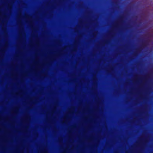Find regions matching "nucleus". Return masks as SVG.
Segmentation results:
<instances>
[{"label": "nucleus", "mask_w": 153, "mask_h": 153, "mask_svg": "<svg viewBox=\"0 0 153 153\" xmlns=\"http://www.w3.org/2000/svg\"><path fill=\"white\" fill-rule=\"evenodd\" d=\"M147 72L149 73L153 74V68L152 67L149 68L147 70Z\"/></svg>", "instance_id": "obj_1"}, {"label": "nucleus", "mask_w": 153, "mask_h": 153, "mask_svg": "<svg viewBox=\"0 0 153 153\" xmlns=\"http://www.w3.org/2000/svg\"><path fill=\"white\" fill-rule=\"evenodd\" d=\"M3 78H5V77H2ZM7 78L8 77H7ZM9 78H18V77H8ZM21 78H30V77H21ZM33 78V77H32ZM37 78H53L54 77H36ZM75 78H77L78 77H75ZM84 78H85L86 77H84ZM93 78H97V77H92Z\"/></svg>", "instance_id": "obj_2"}, {"label": "nucleus", "mask_w": 153, "mask_h": 153, "mask_svg": "<svg viewBox=\"0 0 153 153\" xmlns=\"http://www.w3.org/2000/svg\"><path fill=\"white\" fill-rule=\"evenodd\" d=\"M114 68V67L112 66H109L108 68V71H112L113 70Z\"/></svg>", "instance_id": "obj_3"}, {"label": "nucleus", "mask_w": 153, "mask_h": 153, "mask_svg": "<svg viewBox=\"0 0 153 153\" xmlns=\"http://www.w3.org/2000/svg\"><path fill=\"white\" fill-rule=\"evenodd\" d=\"M18 110L19 108L18 107H16L14 110V113H17L18 111Z\"/></svg>", "instance_id": "obj_4"}, {"label": "nucleus", "mask_w": 153, "mask_h": 153, "mask_svg": "<svg viewBox=\"0 0 153 153\" xmlns=\"http://www.w3.org/2000/svg\"><path fill=\"white\" fill-rule=\"evenodd\" d=\"M148 41H146L144 42L143 45V46H145V45L147 44Z\"/></svg>", "instance_id": "obj_5"}, {"label": "nucleus", "mask_w": 153, "mask_h": 153, "mask_svg": "<svg viewBox=\"0 0 153 153\" xmlns=\"http://www.w3.org/2000/svg\"><path fill=\"white\" fill-rule=\"evenodd\" d=\"M42 153H47V151L45 149H44L43 151L41 152Z\"/></svg>", "instance_id": "obj_6"}, {"label": "nucleus", "mask_w": 153, "mask_h": 153, "mask_svg": "<svg viewBox=\"0 0 153 153\" xmlns=\"http://www.w3.org/2000/svg\"><path fill=\"white\" fill-rule=\"evenodd\" d=\"M97 82H94L93 83V85L94 86H97Z\"/></svg>", "instance_id": "obj_7"}, {"label": "nucleus", "mask_w": 153, "mask_h": 153, "mask_svg": "<svg viewBox=\"0 0 153 153\" xmlns=\"http://www.w3.org/2000/svg\"><path fill=\"white\" fill-rule=\"evenodd\" d=\"M140 65V63H138L137 64V70H139V69H138V66H139Z\"/></svg>", "instance_id": "obj_8"}, {"label": "nucleus", "mask_w": 153, "mask_h": 153, "mask_svg": "<svg viewBox=\"0 0 153 153\" xmlns=\"http://www.w3.org/2000/svg\"><path fill=\"white\" fill-rule=\"evenodd\" d=\"M55 109H56V108H55V107H54L53 109V110H52V112H54V111H55Z\"/></svg>", "instance_id": "obj_9"}, {"label": "nucleus", "mask_w": 153, "mask_h": 153, "mask_svg": "<svg viewBox=\"0 0 153 153\" xmlns=\"http://www.w3.org/2000/svg\"><path fill=\"white\" fill-rule=\"evenodd\" d=\"M137 52H135L134 53V56H136V55H137Z\"/></svg>", "instance_id": "obj_10"}, {"label": "nucleus", "mask_w": 153, "mask_h": 153, "mask_svg": "<svg viewBox=\"0 0 153 153\" xmlns=\"http://www.w3.org/2000/svg\"><path fill=\"white\" fill-rule=\"evenodd\" d=\"M26 118H27V119H30V117H29L27 116L26 117Z\"/></svg>", "instance_id": "obj_11"}, {"label": "nucleus", "mask_w": 153, "mask_h": 153, "mask_svg": "<svg viewBox=\"0 0 153 153\" xmlns=\"http://www.w3.org/2000/svg\"><path fill=\"white\" fill-rule=\"evenodd\" d=\"M59 142H61L62 141V140L60 138L59 139Z\"/></svg>", "instance_id": "obj_12"}, {"label": "nucleus", "mask_w": 153, "mask_h": 153, "mask_svg": "<svg viewBox=\"0 0 153 153\" xmlns=\"http://www.w3.org/2000/svg\"><path fill=\"white\" fill-rule=\"evenodd\" d=\"M117 1V0H116V2H115L116 4H117L118 3Z\"/></svg>", "instance_id": "obj_13"}, {"label": "nucleus", "mask_w": 153, "mask_h": 153, "mask_svg": "<svg viewBox=\"0 0 153 153\" xmlns=\"http://www.w3.org/2000/svg\"><path fill=\"white\" fill-rule=\"evenodd\" d=\"M144 142H147V140H144Z\"/></svg>", "instance_id": "obj_14"}, {"label": "nucleus", "mask_w": 153, "mask_h": 153, "mask_svg": "<svg viewBox=\"0 0 153 153\" xmlns=\"http://www.w3.org/2000/svg\"><path fill=\"white\" fill-rule=\"evenodd\" d=\"M72 127L74 128H76V126H74Z\"/></svg>", "instance_id": "obj_15"}, {"label": "nucleus", "mask_w": 153, "mask_h": 153, "mask_svg": "<svg viewBox=\"0 0 153 153\" xmlns=\"http://www.w3.org/2000/svg\"><path fill=\"white\" fill-rule=\"evenodd\" d=\"M74 107H72V108H71V110H72V109H74Z\"/></svg>", "instance_id": "obj_16"}, {"label": "nucleus", "mask_w": 153, "mask_h": 153, "mask_svg": "<svg viewBox=\"0 0 153 153\" xmlns=\"http://www.w3.org/2000/svg\"><path fill=\"white\" fill-rule=\"evenodd\" d=\"M20 92H22V91H20Z\"/></svg>", "instance_id": "obj_17"}, {"label": "nucleus", "mask_w": 153, "mask_h": 153, "mask_svg": "<svg viewBox=\"0 0 153 153\" xmlns=\"http://www.w3.org/2000/svg\"><path fill=\"white\" fill-rule=\"evenodd\" d=\"M16 94H18V93H16Z\"/></svg>", "instance_id": "obj_18"}, {"label": "nucleus", "mask_w": 153, "mask_h": 153, "mask_svg": "<svg viewBox=\"0 0 153 153\" xmlns=\"http://www.w3.org/2000/svg\"><path fill=\"white\" fill-rule=\"evenodd\" d=\"M65 122L64 121H63V122L64 123Z\"/></svg>", "instance_id": "obj_19"}, {"label": "nucleus", "mask_w": 153, "mask_h": 153, "mask_svg": "<svg viewBox=\"0 0 153 153\" xmlns=\"http://www.w3.org/2000/svg\"><path fill=\"white\" fill-rule=\"evenodd\" d=\"M142 77V78H143V77Z\"/></svg>", "instance_id": "obj_20"}]
</instances>
